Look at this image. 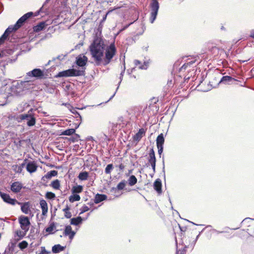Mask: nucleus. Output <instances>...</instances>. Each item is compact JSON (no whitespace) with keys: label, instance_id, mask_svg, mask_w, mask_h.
<instances>
[{"label":"nucleus","instance_id":"1","mask_svg":"<svg viewBox=\"0 0 254 254\" xmlns=\"http://www.w3.org/2000/svg\"><path fill=\"white\" fill-rule=\"evenodd\" d=\"M105 47L102 39L98 38H95L90 46L91 54L94 59L95 65L97 66L101 65L102 62L104 65L108 64L116 54L115 42H113L107 47L105 57L103 59Z\"/></svg>","mask_w":254,"mask_h":254},{"label":"nucleus","instance_id":"2","mask_svg":"<svg viewBox=\"0 0 254 254\" xmlns=\"http://www.w3.org/2000/svg\"><path fill=\"white\" fill-rule=\"evenodd\" d=\"M37 110V108H31L27 113L19 115L17 118L18 122L26 121L27 126L29 127L35 126L36 120L33 112Z\"/></svg>","mask_w":254,"mask_h":254},{"label":"nucleus","instance_id":"3","mask_svg":"<svg viewBox=\"0 0 254 254\" xmlns=\"http://www.w3.org/2000/svg\"><path fill=\"white\" fill-rule=\"evenodd\" d=\"M84 70H77L75 68H69L67 70L60 71L55 77H67L71 76H82L84 74Z\"/></svg>","mask_w":254,"mask_h":254},{"label":"nucleus","instance_id":"4","mask_svg":"<svg viewBox=\"0 0 254 254\" xmlns=\"http://www.w3.org/2000/svg\"><path fill=\"white\" fill-rule=\"evenodd\" d=\"M42 8H40L39 10L35 13L32 11L28 12L22 16L14 25L16 30L20 28L29 18L38 15L42 11Z\"/></svg>","mask_w":254,"mask_h":254},{"label":"nucleus","instance_id":"5","mask_svg":"<svg viewBox=\"0 0 254 254\" xmlns=\"http://www.w3.org/2000/svg\"><path fill=\"white\" fill-rule=\"evenodd\" d=\"M149 6L151 10L149 20L151 23H153L156 19L159 9L158 0H151Z\"/></svg>","mask_w":254,"mask_h":254},{"label":"nucleus","instance_id":"6","mask_svg":"<svg viewBox=\"0 0 254 254\" xmlns=\"http://www.w3.org/2000/svg\"><path fill=\"white\" fill-rule=\"evenodd\" d=\"M10 90V93L13 96H20L25 94L21 81L13 83Z\"/></svg>","mask_w":254,"mask_h":254},{"label":"nucleus","instance_id":"7","mask_svg":"<svg viewBox=\"0 0 254 254\" xmlns=\"http://www.w3.org/2000/svg\"><path fill=\"white\" fill-rule=\"evenodd\" d=\"M18 221L21 228L24 230L26 233L29 230L31 224L28 217L21 215L19 217Z\"/></svg>","mask_w":254,"mask_h":254},{"label":"nucleus","instance_id":"8","mask_svg":"<svg viewBox=\"0 0 254 254\" xmlns=\"http://www.w3.org/2000/svg\"><path fill=\"white\" fill-rule=\"evenodd\" d=\"M27 75L37 79H42L44 76V72L40 68H36L27 72Z\"/></svg>","mask_w":254,"mask_h":254},{"label":"nucleus","instance_id":"9","mask_svg":"<svg viewBox=\"0 0 254 254\" xmlns=\"http://www.w3.org/2000/svg\"><path fill=\"white\" fill-rule=\"evenodd\" d=\"M0 196L3 201L8 204L13 205L18 202V201L16 199L11 198L10 195L7 193L0 191Z\"/></svg>","mask_w":254,"mask_h":254},{"label":"nucleus","instance_id":"10","mask_svg":"<svg viewBox=\"0 0 254 254\" xmlns=\"http://www.w3.org/2000/svg\"><path fill=\"white\" fill-rule=\"evenodd\" d=\"M76 234V232L72 230L70 225H66L64 227L63 235L64 236H68L69 239L71 240L73 239Z\"/></svg>","mask_w":254,"mask_h":254},{"label":"nucleus","instance_id":"11","mask_svg":"<svg viewBox=\"0 0 254 254\" xmlns=\"http://www.w3.org/2000/svg\"><path fill=\"white\" fill-rule=\"evenodd\" d=\"M88 58L87 57L81 54L76 57L75 63L77 66L82 67L86 64Z\"/></svg>","mask_w":254,"mask_h":254},{"label":"nucleus","instance_id":"12","mask_svg":"<svg viewBox=\"0 0 254 254\" xmlns=\"http://www.w3.org/2000/svg\"><path fill=\"white\" fill-rule=\"evenodd\" d=\"M87 218V217L82 218L80 216L72 218L70 219V224L76 226H79L82 223L83 221L86 220Z\"/></svg>","mask_w":254,"mask_h":254},{"label":"nucleus","instance_id":"13","mask_svg":"<svg viewBox=\"0 0 254 254\" xmlns=\"http://www.w3.org/2000/svg\"><path fill=\"white\" fill-rule=\"evenodd\" d=\"M23 186L22 184L19 182H15L10 186L11 190L14 193L20 192Z\"/></svg>","mask_w":254,"mask_h":254},{"label":"nucleus","instance_id":"14","mask_svg":"<svg viewBox=\"0 0 254 254\" xmlns=\"http://www.w3.org/2000/svg\"><path fill=\"white\" fill-rule=\"evenodd\" d=\"M17 204L21 205V211L26 214H28L30 212V202L29 201L25 202L24 203H22L18 201L16 203Z\"/></svg>","mask_w":254,"mask_h":254},{"label":"nucleus","instance_id":"15","mask_svg":"<svg viewBox=\"0 0 254 254\" xmlns=\"http://www.w3.org/2000/svg\"><path fill=\"white\" fill-rule=\"evenodd\" d=\"M162 181L160 179H157L153 183V188L159 194H161L162 192Z\"/></svg>","mask_w":254,"mask_h":254},{"label":"nucleus","instance_id":"16","mask_svg":"<svg viewBox=\"0 0 254 254\" xmlns=\"http://www.w3.org/2000/svg\"><path fill=\"white\" fill-rule=\"evenodd\" d=\"M26 170L30 173H32L36 171L37 165L34 161H30L26 165Z\"/></svg>","mask_w":254,"mask_h":254},{"label":"nucleus","instance_id":"17","mask_svg":"<svg viewBox=\"0 0 254 254\" xmlns=\"http://www.w3.org/2000/svg\"><path fill=\"white\" fill-rule=\"evenodd\" d=\"M58 175V172L56 170H51L48 172L42 178V180L44 182L51 179L53 177H55Z\"/></svg>","mask_w":254,"mask_h":254},{"label":"nucleus","instance_id":"18","mask_svg":"<svg viewBox=\"0 0 254 254\" xmlns=\"http://www.w3.org/2000/svg\"><path fill=\"white\" fill-rule=\"evenodd\" d=\"M145 133L144 128H140L138 132L133 136V140L138 142Z\"/></svg>","mask_w":254,"mask_h":254},{"label":"nucleus","instance_id":"19","mask_svg":"<svg viewBox=\"0 0 254 254\" xmlns=\"http://www.w3.org/2000/svg\"><path fill=\"white\" fill-rule=\"evenodd\" d=\"M16 243L10 242L6 248L3 254H12L14 252Z\"/></svg>","mask_w":254,"mask_h":254},{"label":"nucleus","instance_id":"20","mask_svg":"<svg viewBox=\"0 0 254 254\" xmlns=\"http://www.w3.org/2000/svg\"><path fill=\"white\" fill-rule=\"evenodd\" d=\"M40 205L41 208L42 209V215L44 216L46 215L48 210V204L47 202L46 201V200L42 199L40 201Z\"/></svg>","mask_w":254,"mask_h":254},{"label":"nucleus","instance_id":"21","mask_svg":"<svg viewBox=\"0 0 254 254\" xmlns=\"http://www.w3.org/2000/svg\"><path fill=\"white\" fill-rule=\"evenodd\" d=\"M47 24L45 21H42L33 27V31L35 32H39L45 29Z\"/></svg>","mask_w":254,"mask_h":254},{"label":"nucleus","instance_id":"22","mask_svg":"<svg viewBox=\"0 0 254 254\" xmlns=\"http://www.w3.org/2000/svg\"><path fill=\"white\" fill-rule=\"evenodd\" d=\"M107 199V196L104 194L97 193L96 194L94 199V202L98 204L102 201L105 200Z\"/></svg>","mask_w":254,"mask_h":254},{"label":"nucleus","instance_id":"23","mask_svg":"<svg viewBox=\"0 0 254 254\" xmlns=\"http://www.w3.org/2000/svg\"><path fill=\"white\" fill-rule=\"evenodd\" d=\"M22 85L23 88L26 92V91L29 90L30 89L33 88V84L32 83V82L30 80H25V81H21Z\"/></svg>","mask_w":254,"mask_h":254},{"label":"nucleus","instance_id":"24","mask_svg":"<svg viewBox=\"0 0 254 254\" xmlns=\"http://www.w3.org/2000/svg\"><path fill=\"white\" fill-rule=\"evenodd\" d=\"M65 248V246H62L60 244H57L52 247V251L54 254H58L63 251Z\"/></svg>","mask_w":254,"mask_h":254},{"label":"nucleus","instance_id":"25","mask_svg":"<svg viewBox=\"0 0 254 254\" xmlns=\"http://www.w3.org/2000/svg\"><path fill=\"white\" fill-rule=\"evenodd\" d=\"M232 80H236V79L229 75L223 76L219 81V84L223 83L226 84Z\"/></svg>","mask_w":254,"mask_h":254},{"label":"nucleus","instance_id":"26","mask_svg":"<svg viewBox=\"0 0 254 254\" xmlns=\"http://www.w3.org/2000/svg\"><path fill=\"white\" fill-rule=\"evenodd\" d=\"M124 69H123V70L121 71V73H120V81L118 83V86L116 89V90L115 91V92L114 93V94L110 98V99L107 101H106L105 103H107L108 102H109L110 100H111L115 95L116 93V92L117 91L118 89H119V85H120L122 80H123V76H124V74L125 73V69H126V67H125V62H124Z\"/></svg>","mask_w":254,"mask_h":254},{"label":"nucleus","instance_id":"27","mask_svg":"<svg viewBox=\"0 0 254 254\" xmlns=\"http://www.w3.org/2000/svg\"><path fill=\"white\" fill-rule=\"evenodd\" d=\"M56 229V223L53 222L51 223L49 226L45 229L46 232L48 233L49 234H54V230Z\"/></svg>","mask_w":254,"mask_h":254},{"label":"nucleus","instance_id":"28","mask_svg":"<svg viewBox=\"0 0 254 254\" xmlns=\"http://www.w3.org/2000/svg\"><path fill=\"white\" fill-rule=\"evenodd\" d=\"M17 30L14 27V26H9L5 30L3 33V36L6 37L8 39L9 35L12 32L16 31Z\"/></svg>","mask_w":254,"mask_h":254},{"label":"nucleus","instance_id":"29","mask_svg":"<svg viewBox=\"0 0 254 254\" xmlns=\"http://www.w3.org/2000/svg\"><path fill=\"white\" fill-rule=\"evenodd\" d=\"M89 177V173L87 171L80 172L78 176V178L80 181H85L88 179Z\"/></svg>","mask_w":254,"mask_h":254},{"label":"nucleus","instance_id":"30","mask_svg":"<svg viewBox=\"0 0 254 254\" xmlns=\"http://www.w3.org/2000/svg\"><path fill=\"white\" fill-rule=\"evenodd\" d=\"M165 141L164 134L160 133L156 138V145L157 146H163Z\"/></svg>","mask_w":254,"mask_h":254},{"label":"nucleus","instance_id":"31","mask_svg":"<svg viewBox=\"0 0 254 254\" xmlns=\"http://www.w3.org/2000/svg\"><path fill=\"white\" fill-rule=\"evenodd\" d=\"M75 132V128H68L62 132L61 135L70 136Z\"/></svg>","mask_w":254,"mask_h":254},{"label":"nucleus","instance_id":"32","mask_svg":"<svg viewBox=\"0 0 254 254\" xmlns=\"http://www.w3.org/2000/svg\"><path fill=\"white\" fill-rule=\"evenodd\" d=\"M126 184H127V181L125 180H122L121 182H120L118 184L116 188H113L112 190H114L117 189L118 190H123L125 188V186H126Z\"/></svg>","mask_w":254,"mask_h":254},{"label":"nucleus","instance_id":"33","mask_svg":"<svg viewBox=\"0 0 254 254\" xmlns=\"http://www.w3.org/2000/svg\"><path fill=\"white\" fill-rule=\"evenodd\" d=\"M137 182V178L134 175H131L128 179V183L130 186H134Z\"/></svg>","mask_w":254,"mask_h":254},{"label":"nucleus","instance_id":"34","mask_svg":"<svg viewBox=\"0 0 254 254\" xmlns=\"http://www.w3.org/2000/svg\"><path fill=\"white\" fill-rule=\"evenodd\" d=\"M83 190V187L80 185H77L72 187L71 189L72 193H79Z\"/></svg>","mask_w":254,"mask_h":254},{"label":"nucleus","instance_id":"35","mask_svg":"<svg viewBox=\"0 0 254 254\" xmlns=\"http://www.w3.org/2000/svg\"><path fill=\"white\" fill-rule=\"evenodd\" d=\"M80 199V196L78 194L72 193L69 197V201L70 202H73L74 201H79Z\"/></svg>","mask_w":254,"mask_h":254},{"label":"nucleus","instance_id":"36","mask_svg":"<svg viewBox=\"0 0 254 254\" xmlns=\"http://www.w3.org/2000/svg\"><path fill=\"white\" fill-rule=\"evenodd\" d=\"M51 186L56 190H59L60 188V181L56 179L52 182Z\"/></svg>","mask_w":254,"mask_h":254},{"label":"nucleus","instance_id":"37","mask_svg":"<svg viewBox=\"0 0 254 254\" xmlns=\"http://www.w3.org/2000/svg\"><path fill=\"white\" fill-rule=\"evenodd\" d=\"M149 155V158L148 159V162L156 161L155 152H154L153 148L150 150Z\"/></svg>","mask_w":254,"mask_h":254},{"label":"nucleus","instance_id":"38","mask_svg":"<svg viewBox=\"0 0 254 254\" xmlns=\"http://www.w3.org/2000/svg\"><path fill=\"white\" fill-rule=\"evenodd\" d=\"M45 197L47 199L53 200L56 198V195L54 192L48 191L46 193Z\"/></svg>","mask_w":254,"mask_h":254},{"label":"nucleus","instance_id":"39","mask_svg":"<svg viewBox=\"0 0 254 254\" xmlns=\"http://www.w3.org/2000/svg\"><path fill=\"white\" fill-rule=\"evenodd\" d=\"M80 137V136L79 134L75 133V132L73 134V135L71 136L69 138V140L71 141V142H75L78 141Z\"/></svg>","mask_w":254,"mask_h":254},{"label":"nucleus","instance_id":"40","mask_svg":"<svg viewBox=\"0 0 254 254\" xmlns=\"http://www.w3.org/2000/svg\"><path fill=\"white\" fill-rule=\"evenodd\" d=\"M113 168H114V166H113V164H108L105 169V173L106 174H110L111 171L113 170Z\"/></svg>","mask_w":254,"mask_h":254},{"label":"nucleus","instance_id":"41","mask_svg":"<svg viewBox=\"0 0 254 254\" xmlns=\"http://www.w3.org/2000/svg\"><path fill=\"white\" fill-rule=\"evenodd\" d=\"M28 243L26 241H22L18 244V247L20 250H23L28 247Z\"/></svg>","mask_w":254,"mask_h":254},{"label":"nucleus","instance_id":"42","mask_svg":"<svg viewBox=\"0 0 254 254\" xmlns=\"http://www.w3.org/2000/svg\"><path fill=\"white\" fill-rule=\"evenodd\" d=\"M149 61H144L143 64L140 65L139 66V68L141 69H146L149 65Z\"/></svg>","mask_w":254,"mask_h":254},{"label":"nucleus","instance_id":"43","mask_svg":"<svg viewBox=\"0 0 254 254\" xmlns=\"http://www.w3.org/2000/svg\"><path fill=\"white\" fill-rule=\"evenodd\" d=\"M80 210H81V212H80L79 214H81L86 211H88L89 210V208L87 206L84 205L81 207Z\"/></svg>","mask_w":254,"mask_h":254},{"label":"nucleus","instance_id":"44","mask_svg":"<svg viewBox=\"0 0 254 254\" xmlns=\"http://www.w3.org/2000/svg\"><path fill=\"white\" fill-rule=\"evenodd\" d=\"M109 12H110V11H108L106 14H104L103 15L102 19L101 20L100 22V25H99L100 27H101L102 26V23L104 22L106 20L107 15Z\"/></svg>","mask_w":254,"mask_h":254},{"label":"nucleus","instance_id":"45","mask_svg":"<svg viewBox=\"0 0 254 254\" xmlns=\"http://www.w3.org/2000/svg\"><path fill=\"white\" fill-rule=\"evenodd\" d=\"M156 162V161L149 162L151 166V167H152V169L153 170V172L154 173H155Z\"/></svg>","mask_w":254,"mask_h":254},{"label":"nucleus","instance_id":"46","mask_svg":"<svg viewBox=\"0 0 254 254\" xmlns=\"http://www.w3.org/2000/svg\"><path fill=\"white\" fill-rule=\"evenodd\" d=\"M67 54H66L64 55L62 54V55H59L57 57V60H58L60 61H62L64 59V58L67 56Z\"/></svg>","mask_w":254,"mask_h":254},{"label":"nucleus","instance_id":"47","mask_svg":"<svg viewBox=\"0 0 254 254\" xmlns=\"http://www.w3.org/2000/svg\"><path fill=\"white\" fill-rule=\"evenodd\" d=\"M14 170L16 173H21L23 169L19 166L15 165Z\"/></svg>","mask_w":254,"mask_h":254},{"label":"nucleus","instance_id":"48","mask_svg":"<svg viewBox=\"0 0 254 254\" xmlns=\"http://www.w3.org/2000/svg\"><path fill=\"white\" fill-rule=\"evenodd\" d=\"M158 148V154L160 156V157H161V155L163 151V146H157Z\"/></svg>","mask_w":254,"mask_h":254},{"label":"nucleus","instance_id":"49","mask_svg":"<svg viewBox=\"0 0 254 254\" xmlns=\"http://www.w3.org/2000/svg\"><path fill=\"white\" fill-rule=\"evenodd\" d=\"M50 253V252L47 251L44 247H41V251L39 253V254H49Z\"/></svg>","mask_w":254,"mask_h":254},{"label":"nucleus","instance_id":"50","mask_svg":"<svg viewBox=\"0 0 254 254\" xmlns=\"http://www.w3.org/2000/svg\"><path fill=\"white\" fill-rule=\"evenodd\" d=\"M188 246H185V247L183 249H181L179 251L177 250V251L179 252V254H185L186 252V250L188 248Z\"/></svg>","mask_w":254,"mask_h":254},{"label":"nucleus","instance_id":"51","mask_svg":"<svg viewBox=\"0 0 254 254\" xmlns=\"http://www.w3.org/2000/svg\"><path fill=\"white\" fill-rule=\"evenodd\" d=\"M64 217L66 218H71V216H72V214H71V213L70 212V211H67V212H64Z\"/></svg>","mask_w":254,"mask_h":254},{"label":"nucleus","instance_id":"52","mask_svg":"<svg viewBox=\"0 0 254 254\" xmlns=\"http://www.w3.org/2000/svg\"><path fill=\"white\" fill-rule=\"evenodd\" d=\"M188 67H189V66H188V64H187V63H185L180 68V71H182L183 70H186V69H187Z\"/></svg>","mask_w":254,"mask_h":254},{"label":"nucleus","instance_id":"53","mask_svg":"<svg viewBox=\"0 0 254 254\" xmlns=\"http://www.w3.org/2000/svg\"><path fill=\"white\" fill-rule=\"evenodd\" d=\"M7 39L3 36V35H1V36L0 37V45L3 43V42L5 41V40H7Z\"/></svg>","mask_w":254,"mask_h":254},{"label":"nucleus","instance_id":"54","mask_svg":"<svg viewBox=\"0 0 254 254\" xmlns=\"http://www.w3.org/2000/svg\"><path fill=\"white\" fill-rule=\"evenodd\" d=\"M162 172L163 173L164 178L165 180V163H164V160H163V168H162Z\"/></svg>","mask_w":254,"mask_h":254},{"label":"nucleus","instance_id":"55","mask_svg":"<svg viewBox=\"0 0 254 254\" xmlns=\"http://www.w3.org/2000/svg\"><path fill=\"white\" fill-rule=\"evenodd\" d=\"M195 60L191 61L190 62H187V63L188 64V66H189V67H190L193 64H194L195 62Z\"/></svg>","mask_w":254,"mask_h":254},{"label":"nucleus","instance_id":"56","mask_svg":"<svg viewBox=\"0 0 254 254\" xmlns=\"http://www.w3.org/2000/svg\"><path fill=\"white\" fill-rule=\"evenodd\" d=\"M70 209V207L68 205H66L64 209H63V211L64 212L69 211Z\"/></svg>","mask_w":254,"mask_h":254},{"label":"nucleus","instance_id":"57","mask_svg":"<svg viewBox=\"0 0 254 254\" xmlns=\"http://www.w3.org/2000/svg\"><path fill=\"white\" fill-rule=\"evenodd\" d=\"M134 63L136 66L139 65V66L141 65V62L137 60H134Z\"/></svg>","mask_w":254,"mask_h":254},{"label":"nucleus","instance_id":"58","mask_svg":"<svg viewBox=\"0 0 254 254\" xmlns=\"http://www.w3.org/2000/svg\"><path fill=\"white\" fill-rule=\"evenodd\" d=\"M17 236L19 237L20 238H22L24 237V235L25 234V233L24 235H21V231H17L16 233Z\"/></svg>","mask_w":254,"mask_h":254},{"label":"nucleus","instance_id":"59","mask_svg":"<svg viewBox=\"0 0 254 254\" xmlns=\"http://www.w3.org/2000/svg\"><path fill=\"white\" fill-rule=\"evenodd\" d=\"M27 161V159H25L24 162H23L22 164H21L19 166L23 169V168L25 167L26 164V161Z\"/></svg>","mask_w":254,"mask_h":254},{"label":"nucleus","instance_id":"60","mask_svg":"<svg viewBox=\"0 0 254 254\" xmlns=\"http://www.w3.org/2000/svg\"><path fill=\"white\" fill-rule=\"evenodd\" d=\"M119 168L121 171H123L125 168V166L124 164L121 163V164L119 165Z\"/></svg>","mask_w":254,"mask_h":254},{"label":"nucleus","instance_id":"61","mask_svg":"<svg viewBox=\"0 0 254 254\" xmlns=\"http://www.w3.org/2000/svg\"><path fill=\"white\" fill-rule=\"evenodd\" d=\"M204 230V229H203L201 232H199V234L196 236V238H195V240L194 241V244H193V245H194V244H195V243H196V242L197 241V239H198V238H199V236H200V233H201V232H202Z\"/></svg>","mask_w":254,"mask_h":254},{"label":"nucleus","instance_id":"62","mask_svg":"<svg viewBox=\"0 0 254 254\" xmlns=\"http://www.w3.org/2000/svg\"><path fill=\"white\" fill-rule=\"evenodd\" d=\"M6 51H7V53L9 55L12 54V53L13 52V51L11 49H8Z\"/></svg>","mask_w":254,"mask_h":254},{"label":"nucleus","instance_id":"63","mask_svg":"<svg viewBox=\"0 0 254 254\" xmlns=\"http://www.w3.org/2000/svg\"><path fill=\"white\" fill-rule=\"evenodd\" d=\"M250 37L254 39V30L252 31L251 32V34H250Z\"/></svg>","mask_w":254,"mask_h":254},{"label":"nucleus","instance_id":"64","mask_svg":"<svg viewBox=\"0 0 254 254\" xmlns=\"http://www.w3.org/2000/svg\"><path fill=\"white\" fill-rule=\"evenodd\" d=\"M87 139L88 140H91V141L94 140L93 137L91 136H88Z\"/></svg>","mask_w":254,"mask_h":254}]
</instances>
